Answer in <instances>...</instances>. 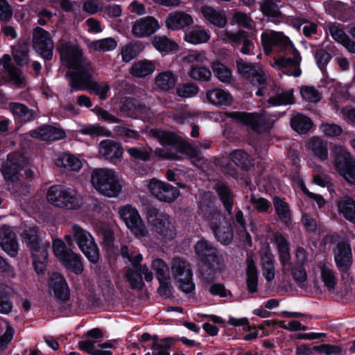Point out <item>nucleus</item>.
<instances>
[{
  "label": "nucleus",
  "instance_id": "nucleus-59",
  "mask_svg": "<svg viewBox=\"0 0 355 355\" xmlns=\"http://www.w3.org/2000/svg\"><path fill=\"white\" fill-rule=\"evenodd\" d=\"M87 91L99 96L102 100L106 99L107 93L110 91V85L107 82L98 83L92 79Z\"/></svg>",
  "mask_w": 355,
  "mask_h": 355
},
{
  "label": "nucleus",
  "instance_id": "nucleus-38",
  "mask_svg": "<svg viewBox=\"0 0 355 355\" xmlns=\"http://www.w3.org/2000/svg\"><path fill=\"white\" fill-rule=\"evenodd\" d=\"M155 62L142 60L135 62L132 65L130 73L132 76L144 78L151 74L155 70Z\"/></svg>",
  "mask_w": 355,
  "mask_h": 355
},
{
  "label": "nucleus",
  "instance_id": "nucleus-52",
  "mask_svg": "<svg viewBox=\"0 0 355 355\" xmlns=\"http://www.w3.org/2000/svg\"><path fill=\"white\" fill-rule=\"evenodd\" d=\"M231 160L242 170L248 171L252 165L248 154L241 150H234L230 155Z\"/></svg>",
  "mask_w": 355,
  "mask_h": 355
},
{
  "label": "nucleus",
  "instance_id": "nucleus-45",
  "mask_svg": "<svg viewBox=\"0 0 355 355\" xmlns=\"http://www.w3.org/2000/svg\"><path fill=\"white\" fill-rule=\"evenodd\" d=\"M1 171L8 183L18 184L19 180V165L17 163L8 160L3 163Z\"/></svg>",
  "mask_w": 355,
  "mask_h": 355
},
{
  "label": "nucleus",
  "instance_id": "nucleus-34",
  "mask_svg": "<svg viewBox=\"0 0 355 355\" xmlns=\"http://www.w3.org/2000/svg\"><path fill=\"white\" fill-rule=\"evenodd\" d=\"M306 148L320 160H326L328 157L327 142L318 137H313L309 139L306 144Z\"/></svg>",
  "mask_w": 355,
  "mask_h": 355
},
{
  "label": "nucleus",
  "instance_id": "nucleus-43",
  "mask_svg": "<svg viewBox=\"0 0 355 355\" xmlns=\"http://www.w3.org/2000/svg\"><path fill=\"white\" fill-rule=\"evenodd\" d=\"M338 210L343 217L352 223H355V201L349 197H345L338 205Z\"/></svg>",
  "mask_w": 355,
  "mask_h": 355
},
{
  "label": "nucleus",
  "instance_id": "nucleus-23",
  "mask_svg": "<svg viewBox=\"0 0 355 355\" xmlns=\"http://www.w3.org/2000/svg\"><path fill=\"white\" fill-rule=\"evenodd\" d=\"M23 241L30 248L32 255L46 249L42 244L41 234L37 227H25L21 233Z\"/></svg>",
  "mask_w": 355,
  "mask_h": 355
},
{
  "label": "nucleus",
  "instance_id": "nucleus-11",
  "mask_svg": "<svg viewBox=\"0 0 355 355\" xmlns=\"http://www.w3.org/2000/svg\"><path fill=\"white\" fill-rule=\"evenodd\" d=\"M119 214L126 227L136 236L143 238L148 236V230L136 208L130 205L122 206L119 209Z\"/></svg>",
  "mask_w": 355,
  "mask_h": 355
},
{
  "label": "nucleus",
  "instance_id": "nucleus-25",
  "mask_svg": "<svg viewBox=\"0 0 355 355\" xmlns=\"http://www.w3.org/2000/svg\"><path fill=\"white\" fill-rule=\"evenodd\" d=\"M49 285L56 299L62 302L69 299L70 291L68 284L60 273L54 272L52 274Z\"/></svg>",
  "mask_w": 355,
  "mask_h": 355
},
{
  "label": "nucleus",
  "instance_id": "nucleus-40",
  "mask_svg": "<svg viewBox=\"0 0 355 355\" xmlns=\"http://www.w3.org/2000/svg\"><path fill=\"white\" fill-rule=\"evenodd\" d=\"M184 39L191 44H199L208 42L210 35L204 28L196 26L186 33Z\"/></svg>",
  "mask_w": 355,
  "mask_h": 355
},
{
  "label": "nucleus",
  "instance_id": "nucleus-8",
  "mask_svg": "<svg viewBox=\"0 0 355 355\" xmlns=\"http://www.w3.org/2000/svg\"><path fill=\"white\" fill-rule=\"evenodd\" d=\"M71 234L80 250L89 261L93 263L99 259V250L91 234L78 225H73Z\"/></svg>",
  "mask_w": 355,
  "mask_h": 355
},
{
  "label": "nucleus",
  "instance_id": "nucleus-9",
  "mask_svg": "<svg viewBox=\"0 0 355 355\" xmlns=\"http://www.w3.org/2000/svg\"><path fill=\"white\" fill-rule=\"evenodd\" d=\"M58 51L62 64L69 69H78L92 64L84 56L83 50L78 46L64 40L60 41Z\"/></svg>",
  "mask_w": 355,
  "mask_h": 355
},
{
  "label": "nucleus",
  "instance_id": "nucleus-29",
  "mask_svg": "<svg viewBox=\"0 0 355 355\" xmlns=\"http://www.w3.org/2000/svg\"><path fill=\"white\" fill-rule=\"evenodd\" d=\"M246 263V286L249 293H254L258 291V270L252 254H248L245 261Z\"/></svg>",
  "mask_w": 355,
  "mask_h": 355
},
{
  "label": "nucleus",
  "instance_id": "nucleus-64",
  "mask_svg": "<svg viewBox=\"0 0 355 355\" xmlns=\"http://www.w3.org/2000/svg\"><path fill=\"white\" fill-rule=\"evenodd\" d=\"M225 37L228 40L233 47L237 48L240 45H242L243 41H245V40L250 37L246 31H239L236 33L226 32Z\"/></svg>",
  "mask_w": 355,
  "mask_h": 355
},
{
  "label": "nucleus",
  "instance_id": "nucleus-31",
  "mask_svg": "<svg viewBox=\"0 0 355 355\" xmlns=\"http://www.w3.org/2000/svg\"><path fill=\"white\" fill-rule=\"evenodd\" d=\"M54 162L57 166L70 171H78L83 166V163L79 158L67 153L58 154Z\"/></svg>",
  "mask_w": 355,
  "mask_h": 355
},
{
  "label": "nucleus",
  "instance_id": "nucleus-24",
  "mask_svg": "<svg viewBox=\"0 0 355 355\" xmlns=\"http://www.w3.org/2000/svg\"><path fill=\"white\" fill-rule=\"evenodd\" d=\"M0 246L11 257H15L18 252V243L16 234L8 225L0 227Z\"/></svg>",
  "mask_w": 355,
  "mask_h": 355
},
{
  "label": "nucleus",
  "instance_id": "nucleus-41",
  "mask_svg": "<svg viewBox=\"0 0 355 355\" xmlns=\"http://www.w3.org/2000/svg\"><path fill=\"white\" fill-rule=\"evenodd\" d=\"M215 189L223 202L226 211L232 214L233 207V194L229 187L223 183H217Z\"/></svg>",
  "mask_w": 355,
  "mask_h": 355
},
{
  "label": "nucleus",
  "instance_id": "nucleus-57",
  "mask_svg": "<svg viewBox=\"0 0 355 355\" xmlns=\"http://www.w3.org/2000/svg\"><path fill=\"white\" fill-rule=\"evenodd\" d=\"M211 68L214 75L221 82L227 83L231 81L232 72L229 68L220 62H214Z\"/></svg>",
  "mask_w": 355,
  "mask_h": 355
},
{
  "label": "nucleus",
  "instance_id": "nucleus-35",
  "mask_svg": "<svg viewBox=\"0 0 355 355\" xmlns=\"http://www.w3.org/2000/svg\"><path fill=\"white\" fill-rule=\"evenodd\" d=\"M177 81V75L171 71L160 72L155 78L156 88L164 92H168L173 89Z\"/></svg>",
  "mask_w": 355,
  "mask_h": 355
},
{
  "label": "nucleus",
  "instance_id": "nucleus-2",
  "mask_svg": "<svg viewBox=\"0 0 355 355\" xmlns=\"http://www.w3.org/2000/svg\"><path fill=\"white\" fill-rule=\"evenodd\" d=\"M198 213L208 223L216 239L223 245H228L233 238L230 225L220 210L211 200L203 199L199 202Z\"/></svg>",
  "mask_w": 355,
  "mask_h": 355
},
{
  "label": "nucleus",
  "instance_id": "nucleus-63",
  "mask_svg": "<svg viewBox=\"0 0 355 355\" xmlns=\"http://www.w3.org/2000/svg\"><path fill=\"white\" fill-rule=\"evenodd\" d=\"M126 151L132 158L141 161L148 160L152 153V149L150 148L131 147L126 148Z\"/></svg>",
  "mask_w": 355,
  "mask_h": 355
},
{
  "label": "nucleus",
  "instance_id": "nucleus-7",
  "mask_svg": "<svg viewBox=\"0 0 355 355\" xmlns=\"http://www.w3.org/2000/svg\"><path fill=\"white\" fill-rule=\"evenodd\" d=\"M334 164L338 173L350 184H355V159L346 148L335 146Z\"/></svg>",
  "mask_w": 355,
  "mask_h": 355
},
{
  "label": "nucleus",
  "instance_id": "nucleus-60",
  "mask_svg": "<svg viewBox=\"0 0 355 355\" xmlns=\"http://www.w3.org/2000/svg\"><path fill=\"white\" fill-rule=\"evenodd\" d=\"M189 76L196 80L207 82L211 79V71L204 67L192 66L189 73Z\"/></svg>",
  "mask_w": 355,
  "mask_h": 355
},
{
  "label": "nucleus",
  "instance_id": "nucleus-4",
  "mask_svg": "<svg viewBox=\"0 0 355 355\" xmlns=\"http://www.w3.org/2000/svg\"><path fill=\"white\" fill-rule=\"evenodd\" d=\"M91 183L97 191L110 198L116 197L122 189L117 174L111 168H95L92 173Z\"/></svg>",
  "mask_w": 355,
  "mask_h": 355
},
{
  "label": "nucleus",
  "instance_id": "nucleus-27",
  "mask_svg": "<svg viewBox=\"0 0 355 355\" xmlns=\"http://www.w3.org/2000/svg\"><path fill=\"white\" fill-rule=\"evenodd\" d=\"M327 28L335 41L342 44L349 53L355 54V42L345 33L343 25L330 23L327 25Z\"/></svg>",
  "mask_w": 355,
  "mask_h": 355
},
{
  "label": "nucleus",
  "instance_id": "nucleus-46",
  "mask_svg": "<svg viewBox=\"0 0 355 355\" xmlns=\"http://www.w3.org/2000/svg\"><path fill=\"white\" fill-rule=\"evenodd\" d=\"M273 205L279 218L283 223L288 225L291 221V212L288 204L283 199L275 197L273 198Z\"/></svg>",
  "mask_w": 355,
  "mask_h": 355
},
{
  "label": "nucleus",
  "instance_id": "nucleus-44",
  "mask_svg": "<svg viewBox=\"0 0 355 355\" xmlns=\"http://www.w3.org/2000/svg\"><path fill=\"white\" fill-rule=\"evenodd\" d=\"M153 46L159 52L169 53L177 51L178 45L164 35H155L152 40Z\"/></svg>",
  "mask_w": 355,
  "mask_h": 355
},
{
  "label": "nucleus",
  "instance_id": "nucleus-55",
  "mask_svg": "<svg viewBox=\"0 0 355 355\" xmlns=\"http://www.w3.org/2000/svg\"><path fill=\"white\" fill-rule=\"evenodd\" d=\"M290 272L295 282L298 285V286L302 288L306 287L307 273L303 266H293L291 263V270L286 275H288Z\"/></svg>",
  "mask_w": 355,
  "mask_h": 355
},
{
  "label": "nucleus",
  "instance_id": "nucleus-58",
  "mask_svg": "<svg viewBox=\"0 0 355 355\" xmlns=\"http://www.w3.org/2000/svg\"><path fill=\"white\" fill-rule=\"evenodd\" d=\"M152 268L155 272L156 277L158 279H169V267L161 259H155L152 261Z\"/></svg>",
  "mask_w": 355,
  "mask_h": 355
},
{
  "label": "nucleus",
  "instance_id": "nucleus-61",
  "mask_svg": "<svg viewBox=\"0 0 355 355\" xmlns=\"http://www.w3.org/2000/svg\"><path fill=\"white\" fill-rule=\"evenodd\" d=\"M137 99L132 97H123L120 100L119 110L124 115L132 118L135 116L134 110L135 108Z\"/></svg>",
  "mask_w": 355,
  "mask_h": 355
},
{
  "label": "nucleus",
  "instance_id": "nucleus-42",
  "mask_svg": "<svg viewBox=\"0 0 355 355\" xmlns=\"http://www.w3.org/2000/svg\"><path fill=\"white\" fill-rule=\"evenodd\" d=\"M64 198L62 205V208L67 209H78L82 204V197L78 191L73 189L65 188L64 189Z\"/></svg>",
  "mask_w": 355,
  "mask_h": 355
},
{
  "label": "nucleus",
  "instance_id": "nucleus-32",
  "mask_svg": "<svg viewBox=\"0 0 355 355\" xmlns=\"http://www.w3.org/2000/svg\"><path fill=\"white\" fill-rule=\"evenodd\" d=\"M206 98L210 103L216 106H229L233 101L230 92L219 88L208 89Z\"/></svg>",
  "mask_w": 355,
  "mask_h": 355
},
{
  "label": "nucleus",
  "instance_id": "nucleus-21",
  "mask_svg": "<svg viewBox=\"0 0 355 355\" xmlns=\"http://www.w3.org/2000/svg\"><path fill=\"white\" fill-rule=\"evenodd\" d=\"M334 260L340 271L348 270L352 263V253L350 245L345 241L338 242L334 251Z\"/></svg>",
  "mask_w": 355,
  "mask_h": 355
},
{
  "label": "nucleus",
  "instance_id": "nucleus-37",
  "mask_svg": "<svg viewBox=\"0 0 355 355\" xmlns=\"http://www.w3.org/2000/svg\"><path fill=\"white\" fill-rule=\"evenodd\" d=\"M318 267L320 269L321 279L324 286L329 291H334L337 282L332 265L326 262H320Z\"/></svg>",
  "mask_w": 355,
  "mask_h": 355
},
{
  "label": "nucleus",
  "instance_id": "nucleus-33",
  "mask_svg": "<svg viewBox=\"0 0 355 355\" xmlns=\"http://www.w3.org/2000/svg\"><path fill=\"white\" fill-rule=\"evenodd\" d=\"M8 110L23 123L32 121L37 116L35 110L28 108L26 105L20 103H10L8 104Z\"/></svg>",
  "mask_w": 355,
  "mask_h": 355
},
{
  "label": "nucleus",
  "instance_id": "nucleus-17",
  "mask_svg": "<svg viewBox=\"0 0 355 355\" xmlns=\"http://www.w3.org/2000/svg\"><path fill=\"white\" fill-rule=\"evenodd\" d=\"M132 268H128L125 274V278L132 289H140L144 286L142 275L146 282H151L153 275L146 265L141 263L133 265Z\"/></svg>",
  "mask_w": 355,
  "mask_h": 355
},
{
  "label": "nucleus",
  "instance_id": "nucleus-56",
  "mask_svg": "<svg viewBox=\"0 0 355 355\" xmlns=\"http://www.w3.org/2000/svg\"><path fill=\"white\" fill-rule=\"evenodd\" d=\"M7 73L9 80L17 88H24L26 86V78L23 71L18 67L10 68Z\"/></svg>",
  "mask_w": 355,
  "mask_h": 355
},
{
  "label": "nucleus",
  "instance_id": "nucleus-19",
  "mask_svg": "<svg viewBox=\"0 0 355 355\" xmlns=\"http://www.w3.org/2000/svg\"><path fill=\"white\" fill-rule=\"evenodd\" d=\"M159 28L158 21L153 17L148 16L136 20L132 26V35L139 38L148 37Z\"/></svg>",
  "mask_w": 355,
  "mask_h": 355
},
{
  "label": "nucleus",
  "instance_id": "nucleus-16",
  "mask_svg": "<svg viewBox=\"0 0 355 355\" xmlns=\"http://www.w3.org/2000/svg\"><path fill=\"white\" fill-rule=\"evenodd\" d=\"M148 189L157 199L166 202H173L180 194L175 187L155 178L150 180Z\"/></svg>",
  "mask_w": 355,
  "mask_h": 355
},
{
  "label": "nucleus",
  "instance_id": "nucleus-10",
  "mask_svg": "<svg viewBox=\"0 0 355 355\" xmlns=\"http://www.w3.org/2000/svg\"><path fill=\"white\" fill-rule=\"evenodd\" d=\"M171 270L179 288L185 293H190L195 289L193 273L190 263L180 257H175L171 263Z\"/></svg>",
  "mask_w": 355,
  "mask_h": 355
},
{
  "label": "nucleus",
  "instance_id": "nucleus-39",
  "mask_svg": "<svg viewBox=\"0 0 355 355\" xmlns=\"http://www.w3.org/2000/svg\"><path fill=\"white\" fill-rule=\"evenodd\" d=\"M28 42L26 40H19L12 49L14 60L19 66H24L28 64Z\"/></svg>",
  "mask_w": 355,
  "mask_h": 355
},
{
  "label": "nucleus",
  "instance_id": "nucleus-50",
  "mask_svg": "<svg viewBox=\"0 0 355 355\" xmlns=\"http://www.w3.org/2000/svg\"><path fill=\"white\" fill-rule=\"evenodd\" d=\"M291 125L295 131L304 134L311 128L313 123L309 117L302 114H297L292 118Z\"/></svg>",
  "mask_w": 355,
  "mask_h": 355
},
{
  "label": "nucleus",
  "instance_id": "nucleus-3",
  "mask_svg": "<svg viewBox=\"0 0 355 355\" xmlns=\"http://www.w3.org/2000/svg\"><path fill=\"white\" fill-rule=\"evenodd\" d=\"M195 252L204 266L200 268V274L204 280L210 282L214 279L216 272L225 269L223 256L218 250L207 241L201 240L195 245Z\"/></svg>",
  "mask_w": 355,
  "mask_h": 355
},
{
  "label": "nucleus",
  "instance_id": "nucleus-20",
  "mask_svg": "<svg viewBox=\"0 0 355 355\" xmlns=\"http://www.w3.org/2000/svg\"><path fill=\"white\" fill-rule=\"evenodd\" d=\"M272 236V242L276 245L279 252L282 273L286 274L291 268L288 243L283 234L279 232H274Z\"/></svg>",
  "mask_w": 355,
  "mask_h": 355
},
{
  "label": "nucleus",
  "instance_id": "nucleus-6",
  "mask_svg": "<svg viewBox=\"0 0 355 355\" xmlns=\"http://www.w3.org/2000/svg\"><path fill=\"white\" fill-rule=\"evenodd\" d=\"M53 250L55 257L68 270L76 275L83 272L84 266L81 256L68 248L63 241L55 239L53 241Z\"/></svg>",
  "mask_w": 355,
  "mask_h": 355
},
{
  "label": "nucleus",
  "instance_id": "nucleus-36",
  "mask_svg": "<svg viewBox=\"0 0 355 355\" xmlns=\"http://www.w3.org/2000/svg\"><path fill=\"white\" fill-rule=\"evenodd\" d=\"M150 135L157 139L163 146H171L177 148L181 137L173 132L164 131L159 129H151Z\"/></svg>",
  "mask_w": 355,
  "mask_h": 355
},
{
  "label": "nucleus",
  "instance_id": "nucleus-1",
  "mask_svg": "<svg viewBox=\"0 0 355 355\" xmlns=\"http://www.w3.org/2000/svg\"><path fill=\"white\" fill-rule=\"evenodd\" d=\"M261 38L266 54H270L272 52L273 46L286 52L284 56L274 60V62L271 63L272 67H277L288 76L299 77L301 75L302 58L288 37L282 32L270 31L263 33Z\"/></svg>",
  "mask_w": 355,
  "mask_h": 355
},
{
  "label": "nucleus",
  "instance_id": "nucleus-15",
  "mask_svg": "<svg viewBox=\"0 0 355 355\" xmlns=\"http://www.w3.org/2000/svg\"><path fill=\"white\" fill-rule=\"evenodd\" d=\"M237 70L239 74L248 80L252 85H263L267 83V76L261 67L246 62L242 59L236 60Z\"/></svg>",
  "mask_w": 355,
  "mask_h": 355
},
{
  "label": "nucleus",
  "instance_id": "nucleus-22",
  "mask_svg": "<svg viewBox=\"0 0 355 355\" xmlns=\"http://www.w3.org/2000/svg\"><path fill=\"white\" fill-rule=\"evenodd\" d=\"M262 275L270 283L275 276V259L269 245L262 248L259 251Z\"/></svg>",
  "mask_w": 355,
  "mask_h": 355
},
{
  "label": "nucleus",
  "instance_id": "nucleus-62",
  "mask_svg": "<svg viewBox=\"0 0 355 355\" xmlns=\"http://www.w3.org/2000/svg\"><path fill=\"white\" fill-rule=\"evenodd\" d=\"M32 256L36 272L39 275H43L46 270V261L48 257L47 250L42 249V251L37 252L36 255Z\"/></svg>",
  "mask_w": 355,
  "mask_h": 355
},
{
  "label": "nucleus",
  "instance_id": "nucleus-12",
  "mask_svg": "<svg viewBox=\"0 0 355 355\" xmlns=\"http://www.w3.org/2000/svg\"><path fill=\"white\" fill-rule=\"evenodd\" d=\"M229 116L250 126L252 130L258 133L269 130L274 122V120L271 119L266 113L233 112L229 114Z\"/></svg>",
  "mask_w": 355,
  "mask_h": 355
},
{
  "label": "nucleus",
  "instance_id": "nucleus-18",
  "mask_svg": "<svg viewBox=\"0 0 355 355\" xmlns=\"http://www.w3.org/2000/svg\"><path fill=\"white\" fill-rule=\"evenodd\" d=\"M98 152L103 158L114 164H117L122 159L123 148L115 141L105 139L99 144Z\"/></svg>",
  "mask_w": 355,
  "mask_h": 355
},
{
  "label": "nucleus",
  "instance_id": "nucleus-5",
  "mask_svg": "<svg viewBox=\"0 0 355 355\" xmlns=\"http://www.w3.org/2000/svg\"><path fill=\"white\" fill-rule=\"evenodd\" d=\"M146 217L154 231L162 239L168 241L175 239L176 229L168 214L150 206L147 209Z\"/></svg>",
  "mask_w": 355,
  "mask_h": 355
},
{
  "label": "nucleus",
  "instance_id": "nucleus-14",
  "mask_svg": "<svg viewBox=\"0 0 355 355\" xmlns=\"http://www.w3.org/2000/svg\"><path fill=\"white\" fill-rule=\"evenodd\" d=\"M74 69L75 71H68L65 74L71 89L74 91H87L93 79L94 67L92 64H87L86 66Z\"/></svg>",
  "mask_w": 355,
  "mask_h": 355
},
{
  "label": "nucleus",
  "instance_id": "nucleus-28",
  "mask_svg": "<svg viewBox=\"0 0 355 355\" xmlns=\"http://www.w3.org/2000/svg\"><path fill=\"white\" fill-rule=\"evenodd\" d=\"M166 26L170 30H180L193 24V17L182 11L170 13L165 21Z\"/></svg>",
  "mask_w": 355,
  "mask_h": 355
},
{
  "label": "nucleus",
  "instance_id": "nucleus-26",
  "mask_svg": "<svg viewBox=\"0 0 355 355\" xmlns=\"http://www.w3.org/2000/svg\"><path fill=\"white\" fill-rule=\"evenodd\" d=\"M28 134L33 138L44 141H53L65 137V132L62 130L49 125L40 126Z\"/></svg>",
  "mask_w": 355,
  "mask_h": 355
},
{
  "label": "nucleus",
  "instance_id": "nucleus-13",
  "mask_svg": "<svg viewBox=\"0 0 355 355\" xmlns=\"http://www.w3.org/2000/svg\"><path fill=\"white\" fill-rule=\"evenodd\" d=\"M32 42L34 50L44 60L52 59L54 42L49 31L40 26H35L32 31Z\"/></svg>",
  "mask_w": 355,
  "mask_h": 355
},
{
  "label": "nucleus",
  "instance_id": "nucleus-49",
  "mask_svg": "<svg viewBox=\"0 0 355 355\" xmlns=\"http://www.w3.org/2000/svg\"><path fill=\"white\" fill-rule=\"evenodd\" d=\"M117 46L116 41L112 37L97 40L91 42L88 47L91 51L105 52L114 50Z\"/></svg>",
  "mask_w": 355,
  "mask_h": 355
},
{
  "label": "nucleus",
  "instance_id": "nucleus-30",
  "mask_svg": "<svg viewBox=\"0 0 355 355\" xmlns=\"http://www.w3.org/2000/svg\"><path fill=\"white\" fill-rule=\"evenodd\" d=\"M200 12L205 19L209 24L218 28H223L226 26L227 17L224 11L209 6H202Z\"/></svg>",
  "mask_w": 355,
  "mask_h": 355
},
{
  "label": "nucleus",
  "instance_id": "nucleus-51",
  "mask_svg": "<svg viewBox=\"0 0 355 355\" xmlns=\"http://www.w3.org/2000/svg\"><path fill=\"white\" fill-rule=\"evenodd\" d=\"M176 152L185 154L189 156L191 158H196L198 160H200V150L198 146L191 144L183 139H180L178 146L176 148Z\"/></svg>",
  "mask_w": 355,
  "mask_h": 355
},
{
  "label": "nucleus",
  "instance_id": "nucleus-53",
  "mask_svg": "<svg viewBox=\"0 0 355 355\" xmlns=\"http://www.w3.org/2000/svg\"><path fill=\"white\" fill-rule=\"evenodd\" d=\"M300 92L303 100L309 103H316L322 98L321 93L313 86L302 85Z\"/></svg>",
  "mask_w": 355,
  "mask_h": 355
},
{
  "label": "nucleus",
  "instance_id": "nucleus-47",
  "mask_svg": "<svg viewBox=\"0 0 355 355\" xmlns=\"http://www.w3.org/2000/svg\"><path fill=\"white\" fill-rule=\"evenodd\" d=\"M294 101L293 93L291 90L284 91L278 89L276 94L270 96L268 103L273 106L292 104Z\"/></svg>",
  "mask_w": 355,
  "mask_h": 355
},
{
  "label": "nucleus",
  "instance_id": "nucleus-54",
  "mask_svg": "<svg viewBox=\"0 0 355 355\" xmlns=\"http://www.w3.org/2000/svg\"><path fill=\"white\" fill-rule=\"evenodd\" d=\"M260 10L262 13L268 17H282V14L278 6L272 0H263L260 3Z\"/></svg>",
  "mask_w": 355,
  "mask_h": 355
},
{
  "label": "nucleus",
  "instance_id": "nucleus-48",
  "mask_svg": "<svg viewBox=\"0 0 355 355\" xmlns=\"http://www.w3.org/2000/svg\"><path fill=\"white\" fill-rule=\"evenodd\" d=\"M64 189L59 185L51 187L46 195L48 202L55 207L62 208L63 202H64Z\"/></svg>",
  "mask_w": 355,
  "mask_h": 355
}]
</instances>
